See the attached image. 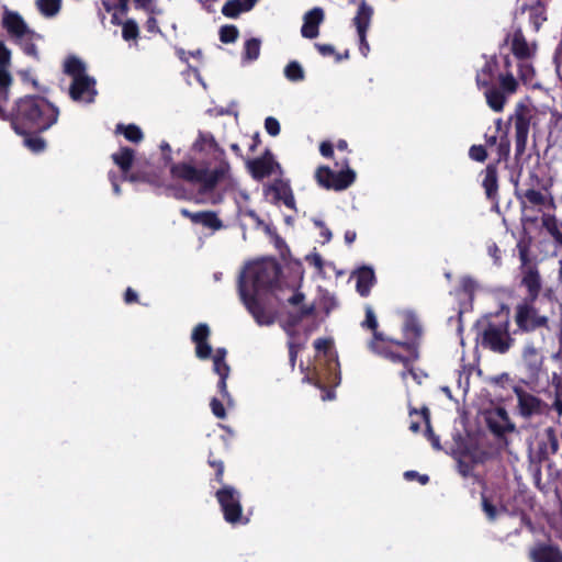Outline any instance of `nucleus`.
<instances>
[{"label": "nucleus", "mask_w": 562, "mask_h": 562, "mask_svg": "<svg viewBox=\"0 0 562 562\" xmlns=\"http://www.w3.org/2000/svg\"><path fill=\"white\" fill-rule=\"evenodd\" d=\"M34 36H35V33H34V31L31 30V34H27V35H25V37H22V38H15V41L19 43L22 50L27 56L37 58L38 53H37V47H36L35 43L33 42Z\"/></svg>", "instance_id": "nucleus-45"}, {"label": "nucleus", "mask_w": 562, "mask_h": 562, "mask_svg": "<svg viewBox=\"0 0 562 562\" xmlns=\"http://www.w3.org/2000/svg\"><path fill=\"white\" fill-rule=\"evenodd\" d=\"M521 361L530 381L537 382L543 370L544 357L541 349L537 348L533 341H527L521 349Z\"/></svg>", "instance_id": "nucleus-14"}, {"label": "nucleus", "mask_w": 562, "mask_h": 562, "mask_svg": "<svg viewBox=\"0 0 562 562\" xmlns=\"http://www.w3.org/2000/svg\"><path fill=\"white\" fill-rule=\"evenodd\" d=\"M335 168L322 165L315 170V180L317 184L326 190L342 191L351 186V168L348 159L335 161Z\"/></svg>", "instance_id": "nucleus-10"}, {"label": "nucleus", "mask_w": 562, "mask_h": 562, "mask_svg": "<svg viewBox=\"0 0 562 562\" xmlns=\"http://www.w3.org/2000/svg\"><path fill=\"white\" fill-rule=\"evenodd\" d=\"M63 70L67 76H70L72 80L75 78L88 76L86 74L85 63L75 55H70L65 59Z\"/></svg>", "instance_id": "nucleus-37"}, {"label": "nucleus", "mask_w": 562, "mask_h": 562, "mask_svg": "<svg viewBox=\"0 0 562 562\" xmlns=\"http://www.w3.org/2000/svg\"><path fill=\"white\" fill-rule=\"evenodd\" d=\"M180 214L183 217L189 218L193 224H200L212 231H220L224 226L223 222L217 216V213L214 211L191 212L183 207L180 210Z\"/></svg>", "instance_id": "nucleus-23"}, {"label": "nucleus", "mask_w": 562, "mask_h": 562, "mask_svg": "<svg viewBox=\"0 0 562 562\" xmlns=\"http://www.w3.org/2000/svg\"><path fill=\"white\" fill-rule=\"evenodd\" d=\"M193 149L210 155L216 162L215 168L210 169L207 165L198 168L188 162H178L171 165L170 173L175 179L199 184L200 194H209L213 192L221 182L229 178L231 166L226 159V153L210 132L199 133L193 144Z\"/></svg>", "instance_id": "nucleus-2"}, {"label": "nucleus", "mask_w": 562, "mask_h": 562, "mask_svg": "<svg viewBox=\"0 0 562 562\" xmlns=\"http://www.w3.org/2000/svg\"><path fill=\"white\" fill-rule=\"evenodd\" d=\"M10 65L11 50L0 41V99L5 98V92L12 85V77L9 72Z\"/></svg>", "instance_id": "nucleus-27"}, {"label": "nucleus", "mask_w": 562, "mask_h": 562, "mask_svg": "<svg viewBox=\"0 0 562 562\" xmlns=\"http://www.w3.org/2000/svg\"><path fill=\"white\" fill-rule=\"evenodd\" d=\"M2 26L13 38H22L31 34L23 18L14 11L5 10L2 16Z\"/></svg>", "instance_id": "nucleus-25"}, {"label": "nucleus", "mask_w": 562, "mask_h": 562, "mask_svg": "<svg viewBox=\"0 0 562 562\" xmlns=\"http://www.w3.org/2000/svg\"><path fill=\"white\" fill-rule=\"evenodd\" d=\"M314 313V306H302L295 314L289 315L288 324L290 326H296L304 317L310 316Z\"/></svg>", "instance_id": "nucleus-55"}, {"label": "nucleus", "mask_w": 562, "mask_h": 562, "mask_svg": "<svg viewBox=\"0 0 562 562\" xmlns=\"http://www.w3.org/2000/svg\"><path fill=\"white\" fill-rule=\"evenodd\" d=\"M555 300L544 294L541 300H521L515 307V323L521 333H533L538 329L550 331L551 317L554 315Z\"/></svg>", "instance_id": "nucleus-4"}, {"label": "nucleus", "mask_w": 562, "mask_h": 562, "mask_svg": "<svg viewBox=\"0 0 562 562\" xmlns=\"http://www.w3.org/2000/svg\"><path fill=\"white\" fill-rule=\"evenodd\" d=\"M544 438L546 440L540 443V452L543 456L555 454L560 446L554 428L548 427L544 430Z\"/></svg>", "instance_id": "nucleus-38"}, {"label": "nucleus", "mask_w": 562, "mask_h": 562, "mask_svg": "<svg viewBox=\"0 0 562 562\" xmlns=\"http://www.w3.org/2000/svg\"><path fill=\"white\" fill-rule=\"evenodd\" d=\"M315 47L317 48L319 54L323 55V56L335 55L337 61H340L342 59H348L349 58V50L348 49L345 50L344 54H337L336 50H335V47L333 45H330V44H319V43H316Z\"/></svg>", "instance_id": "nucleus-53"}, {"label": "nucleus", "mask_w": 562, "mask_h": 562, "mask_svg": "<svg viewBox=\"0 0 562 562\" xmlns=\"http://www.w3.org/2000/svg\"><path fill=\"white\" fill-rule=\"evenodd\" d=\"M97 81L91 76L75 78L69 87V97L74 102L92 103L98 94Z\"/></svg>", "instance_id": "nucleus-15"}, {"label": "nucleus", "mask_w": 562, "mask_h": 562, "mask_svg": "<svg viewBox=\"0 0 562 562\" xmlns=\"http://www.w3.org/2000/svg\"><path fill=\"white\" fill-rule=\"evenodd\" d=\"M130 0H102V5L106 12H119L121 15H125L128 12Z\"/></svg>", "instance_id": "nucleus-48"}, {"label": "nucleus", "mask_w": 562, "mask_h": 562, "mask_svg": "<svg viewBox=\"0 0 562 562\" xmlns=\"http://www.w3.org/2000/svg\"><path fill=\"white\" fill-rule=\"evenodd\" d=\"M482 508L490 520H494L496 518L497 509L485 496V494H482Z\"/></svg>", "instance_id": "nucleus-60"}, {"label": "nucleus", "mask_w": 562, "mask_h": 562, "mask_svg": "<svg viewBox=\"0 0 562 562\" xmlns=\"http://www.w3.org/2000/svg\"><path fill=\"white\" fill-rule=\"evenodd\" d=\"M371 350L395 363H402L413 374L409 368L418 359L417 345L408 341H397L375 333L369 342Z\"/></svg>", "instance_id": "nucleus-8"}, {"label": "nucleus", "mask_w": 562, "mask_h": 562, "mask_svg": "<svg viewBox=\"0 0 562 562\" xmlns=\"http://www.w3.org/2000/svg\"><path fill=\"white\" fill-rule=\"evenodd\" d=\"M315 357L313 368H307L304 381H307L323 391L322 398L333 397L331 389L340 382L338 355L334 339L330 337L317 338L314 344Z\"/></svg>", "instance_id": "nucleus-3"}, {"label": "nucleus", "mask_w": 562, "mask_h": 562, "mask_svg": "<svg viewBox=\"0 0 562 562\" xmlns=\"http://www.w3.org/2000/svg\"><path fill=\"white\" fill-rule=\"evenodd\" d=\"M210 335V327L205 323L198 324L192 330L191 339L195 345V356L201 360H206L212 355V347L209 344Z\"/></svg>", "instance_id": "nucleus-22"}, {"label": "nucleus", "mask_w": 562, "mask_h": 562, "mask_svg": "<svg viewBox=\"0 0 562 562\" xmlns=\"http://www.w3.org/2000/svg\"><path fill=\"white\" fill-rule=\"evenodd\" d=\"M210 406H211L212 413L215 417H217L220 419H224L226 417L225 407L218 398L213 397L211 400Z\"/></svg>", "instance_id": "nucleus-61"}, {"label": "nucleus", "mask_w": 562, "mask_h": 562, "mask_svg": "<svg viewBox=\"0 0 562 562\" xmlns=\"http://www.w3.org/2000/svg\"><path fill=\"white\" fill-rule=\"evenodd\" d=\"M113 162L120 168L123 179L130 182H137L142 180V175L138 172H131L134 159L135 150L131 147L123 146L119 151L111 156Z\"/></svg>", "instance_id": "nucleus-17"}, {"label": "nucleus", "mask_w": 562, "mask_h": 562, "mask_svg": "<svg viewBox=\"0 0 562 562\" xmlns=\"http://www.w3.org/2000/svg\"><path fill=\"white\" fill-rule=\"evenodd\" d=\"M43 132H29L27 134H18L23 137V145L34 154L43 153L46 147V140L41 136Z\"/></svg>", "instance_id": "nucleus-36"}, {"label": "nucleus", "mask_w": 562, "mask_h": 562, "mask_svg": "<svg viewBox=\"0 0 562 562\" xmlns=\"http://www.w3.org/2000/svg\"><path fill=\"white\" fill-rule=\"evenodd\" d=\"M460 286L465 294H472L476 289V282L471 277H462Z\"/></svg>", "instance_id": "nucleus-63"}, {"label": "nucleus", "mask_w": 562, "mask_h": 562, "mask_svg": "<svg viewBox=\"0 0 562 562\" xmlns=\"http://www.w3.org/2000/svg\"><path fill=\"white\" fill-rule=\"evenodd\" d=\"M270 191L273 194V204L277 205L282 202L288 209L293 210L295 213L297 212L293 190L289 182L276 180L274 183L270 186Z\"/></svg>", "instance_id": "nucleus-26"}, {"label": "nucleus", "mask_w": 562, "mask_h": 562, "mask_svg": "<svg viewBox=\"0 0 562 562\" xmlns=\"http://www.w3.org/2000/svg\"><path fill=\"white\" fill-rule=\"evenodd\" d=\"M542 277L538 267H527L520 271V285L525 288L527 296L524 300H541Z\"/></svg>", "instance_id": "nucleus-21"}, {"label": "nucleus", "mask_w": 562, "mask_h": 562, "mask_svg": "<svg viewBox=\"0 0 562 562\" xmlns=\"http://www.w3.org/2000/svg\"><path fill=\"white\" fill-rule=\"evenodd\" d=\"M546 4V0H537L533 4L521 7L524 12H528L529 22L536 32L547 21Z\"/></svg>", "instance_id": "nucleus-32"}, {"label": "nucleus", "mask_w": 562, "mask_h": 562, "mask_svg": "<svg viewBox=\"0 0 562 562\" xmlns=\"http://www.w3.org/2000/svg\"><path fill=\"white\" fill-rule=\"evenodd\" d=\"M312 221H313V224L315 225V227L319 229V236L323 238L322 243L323 244L328 243L331 239L330 229L326 226V224L322 220L313 218Z\"/></svg>", "instance_id": "nucleus-57"}, {"label": "nucleus", "mask_w": 562, "mask_h": 562, "mask_svg": "<svg viewBox=\"0 0 562 562\" xmlns=\"http://www.w3.org/2000/svg\"><path fill=\"white\" fill-rule=\"evenodd\" d=\"M499 71L501 63L498 57H486L482 68L476 71L475 82L477 88L484 89V92H487L491 88L497 87Z\"/></svg>", "instance_id": "nucleus-16"}, {"label": "nucleus", "mask_w": 562, "mask_h": 562, "mask_svg": "<svg viewBox=\"0 0 562 562\" xmlns=\"http://www.w3.org/2000/svg\"><path fill=\"white\" fill-rule=\"evenodd\" d=\"M261 48V42L259 38L252 37L245 42L243 59L247 61H254L259 58Z\"/></svg>", "instance_id": "nucleus-43"}, {"label": "nucleus", "mask_w": 562, "mask_h": 562, "mask_svg": "<svg viewBox=\"0 0 562 562\" xmlns=\"http://www.w3.org/2000/svg\"><path fill=\"white\" fill-rule=\"evenodd\" d=\"M518 251H519V260H520V271H526L527 267H538L536 262H533L529 257V248L526 245L518 244Z\"/></svg>", "instance_id": "nucleus-54"}, {"label": "nucleus", "mask_w": 562, "mask_h": 562, "mask_svg": "<svg viewBox=\"0 0 562 562\" xmlns=\"http://www.w3.org/2000/svg\"><path fill=\"white\" fill-rule=\"evenodd\" d=\"M372 15L373 8L371 5H368L364 1H362L357 11L355 22L357 26V33L359 36V50L364 57L368 56V53L370 50L369 44L366 38V33L370 25Z\"/></svg>", "instance_id": "nucleus-18"}, {"label": "nucleus", "mask_w": 562, "mask_h": 562, "mask_svg": "<svg viewBox=\"0 0 562 562\" xmlns=\"http://www.w3.org/2000/svg\"><path fill=\"white\" fill-rule=\"evenodd\" d=\"M541 225L547 229L554 241L562 246V223L558 221L555 215L549 213L542 214Z\"/></svg>", "instance_id": "nucleus-35"}, {"label": "nucleus", "mask_w": 562, "mask_h": 562, "mask_svg": "<svg viewBox=\"0 0 562 562\" xmlns=\"http://www.w3.org/2000/svg\"><path fill=\"white\" fill-rule=\"evenodd\" d=\"M218 35L220 41L224 44L235 43L239 36V31L236 25L226 24L221 26Z\"/></svg>", "instance_id": "nucleus-47"}, {"label": "nucleus", "mask_w": 562, "mask_h": 562, "mask_svg": "<svg viewBox=\"0 0 562 562\" xmlns=\"http://www.w3.org/2000/svg\"><path fill=\"white\" fill-rule=\"evenodd\" d=\"M403 331L407 339L406 341H408V342L416 344V340H418L422 337V334H423L422 324L414 313H412V312L405 313Z\"/></svg>", "instance_id": "nucleus-34"}, {"label": "nucleus", "mask_w": 562, "mask_h": 562, "mask_svg": "<svg viewBox=\"0 0 562 562\" xmlns=\"http://www.w3.org/2000/svg\"><path fill=\"white\" fill-rule=\"evenodd\" d=\"M353 277L357 279V292L366 297L370 294L371 288L376 283V277L372 267H360L353 271Z\"/></svg>", "instance_id": "nucleus-29"}, {"label": "nucleus", "mask_w": 562, "mask_h": 562, "mask_svg": "<svg viewBox=\"0 0 562 562\" xmlns=\"http://www.w3.org/2000/svg\"><path fill=\"white\" fill-rule=\"evenodd\" d=\"M498 61L501 63V71L497 87L484 92L486 104L496 113L504 111L508 99L517 92L519 87L518 80L512 71L513 61L510 56L503 55L498 58Z\"/></svg>", "instance_id": "nucleus-6"}, {"label": "nucleus", "mask_w": 562, "mask_h": 562, "mask_svg": "<svg viewBox=\"0 0 562 562\" xmlns=\"http://www.w3.org/2000/svg\"><path fill=\"white\" fill-rule=\"evenodd\" d=\"M515 339L509 333V321L488 323L482 333V345L493 352L504 355L514 346Z\"/></svg>", "instance_id": "nucleus-12"}, {"label": "nucleus", "mask_w": 562, "mask_h": 562, "mask_svg": "<svg viewBox=\"0 0 562 562\" xmlns=\"http://www.w3.org/2000/svg\"><path fill=\"white\" fill-rule=\"evenodd\" d=\"M38 11L47 18L55 16L61 8V0H36Z\"/></svg>", "instance_id": "nucleus-44"}, {"label": "nucleus", "mask_w": 562, "mask_h": 562, "mask_svg": "<svg viewBox=\"0 0 562 562\" xmlns=\"http://www.w3.org/2000/svg\"><path fill=\"white\" fill-rule=\"evenodd\" d=\"M361 327L371 330L373 333V337H375V333H379L378 318L370 305L366 306V319L361 322Z\"/></svg>", "instance_id": "nucleus-51"}, {"label": "nucleus", "mask_w": 562, "mask_h": 562, "mask_svg": "<svg viewBox=\"0 0 562 562\" xmlns=\"http://www.w3.org/2000/svg\"><path fill=\"white\" fill-rule=\"evenodd\" d=\"M510 52L518 60L532 59L537 53V44L529 43L520 29L508 35Z\"/></svg>", "instance_id": "nucleus-19"}, {"label": "nucleus", "mask_w": 562, "mask_h": 562, "mask_svg": "<svg viewBox=\"0 0 562 562\" xmlns=\"http://www.w3.org/2000/svg\"><path fill=\"white\" fill-rule=\"evenodd\" d=\"M213 370L220 378L224 379H227L231 372V368L225 360L213 361Z\"/></svg>", "instance_id": "nucleus-62"}, {"label": "nucleus", "mask_w": 562, "mask_h": 562, "mask_svg": "<svg viewBox=\"0 0 562 562\" xmlns=\"http://www.w3.org/2000/svg\"><path fill=\"white\" fill-rule=\"evenodd\" d=\"M10 90L5 98L0 99V119L10 123L15 134L29 132H46L57 124L59 108L47 99V95L24 94L13 100L7 108Z\"/></svg>", "instance_id": "nucleus-1"}, {"label": "nucleus", "mask_w": 562, "mask_h": 562, "mask_svg": "<svg viewBox=\"0 0 562 562\" xmlns=\"http://www.w3.org/2000/svg\"><path fill=\"white\" fill-rule=\"evenodd\" d=\"M553 402L551 405L546 403L539 396L527 392L521 386H514L513 391L517 398V409L521 417L529 419L533 416L547 415L551 409L558 415V419L562 416V380L554 376ZM560 423V420H557Z\"/></svg>", "instance_id": "nucleus-5"}, {"label": "nucleus", "mask_w": 562, "mask_h": 562, "mask_svg": "<svg viewBox=\"0 0 562 562\" xmlns=\"http://www.w3.org/2000/svg\"><path fill=\"white\" fill-rule=\"evenodd\" d=\"M515 188L518 187V180L514 182ZM515 194L518 199L525 198L531 205L537 206H548L550 209H555V202L553 196H547L538 190L529 189L522 195L515 189Z\"/></svg>", "instance_id": "nucleus-33"}, {"label": "nucleus", "mask_w": 562, "mask_h": 562, "mask_svg": "<svg viewBox=\"0 0 562 562\" xmlns=\"http://www.w3.org/2000/svg\"><path fill=\"white\" fill-rule=\"evenodd\" d=\"M531 59L519 60L518 74L524 83H531L535 78V68L530 63Z\"/></svg>", "instance_id": "nucleus-46"}, {"label": "nucleus", "mask_w": 562, "mask_h": 562, "mask_svg": "<svg viewBox=\"0 0 562 562\" xmlns=\"http://www.w3.org/2000/svg\"><path fill=\"white\" fill-rule=\"evenodd\" d=\"M283 72L284 77L292 82H299L305 79V71L297 60L289 61Z\"/></svg>", "instance_id": "nucleus-41"}, {"label": "nucleus", "mask_w": 562, "mask_h": 562, "mask_svg": "<svg viewBox=\"0 0 562 562\" xmlns=\"http://www.w3.org/2000/svg\"><path fill=\"white\" fill-rule=\"evenodd\" d=\"M414 414H419L420 415V418L425 422L426 424V435L428 437V439L431 441V445L435 449L437 450H440L441 449V446H440V439L437 435L434 434L432 429H431V426H430V414H429V409L428 407H423L420 409V412H418L416 408H411L409 409V415L413 416Z\"/></svg>", "instance_id": "nucleus-39"}, {"label": "nucleus", "mask_w": 562, "mask_h": 562, "mask_svg": "<svg viewBox=\"0 0 562 562\" xmlns=\"http://www.w3.org/2000/svg\"><path fill=\"white\" fill-rule=\"evenodd\" d=\"M532 562H562V551L550 544H538L529 552Z\"/></svg>", "instance_id": "nucleus-30"}, {"label": "nucleus", "mask_w": 562, "mask_h": 562, "mask_svg": "<svg viewBox=\"0 0 562 562\" xmlns=\"http://www.w3.org/2000/svg\"><path fill=\"white\" fill-rule=\"evenodd\" d=\"M238 292L247 311L259 325H271L273 323L272 316L267 313L265 306L257 297L259 293H251L246 289V282L244 279L238 281Z\"/></svg>", "instance_id": "nucleus-13"}, {"label": "nucleus", "mask_w": 562, "mask_h": 562, "mask_svg": "<svg viewBox=\"0 0 562 562\" xmlns=\"http://www.w3.org/2000/svg\"><path fill=\"white\" fill-rule=\"evenodd\" d=\"M510 151V143L507 138V135L505 134L501 142L497 144V154H498V161L502 159H506Z\"/></svg>", "instance_id": "nucleus-59"}, {"label": "nucleus", "mask_w": 562, "mask_h": 562, "mask_svg": "<svg viewBox=\"0 0 562 562\" xmlns=\"http://www.w3.org/2000/svg\"><path fill=\"white\" fill-rule=\"evenodd\" d=\"M487 254L493 258L495 265L502 263V251L495 243L487 246Z\"/></svg>", "instance_id": "nucleus-64"}, {"label": "nucleus", "mask_w": 562, "mask_h": 562, "mask_svg": "<svg viewBox=\"0 0 562 562\" xmlns=\"http://www.w3.org/2000/svg\"><path fill=\"white\" fill-rule=\"evenodd\" d=\"M508 122L514 125L515 155L522 156L527 148L530 128L537 126V110L529 103L518 102L509 115Z\"/></svg>", "instance_id": "nucleus-9"}, {"label": "nucleus", "mask_w": 562, "mask_h": 562, "mask_svg": "<svg viewBox=\"0 0 562 562\" xmlns=\"http://www.w3.org/2000/svg\"><path fill=\"white\" fill-rule=\"evenodd\" d=\"M19 77L21 78L22 82L25 85H31V87L37 91L36 94L40 95H47L49 92L48 87L43 86L38 82V80L33 76L32 71L30 69L20 70L18 72Z\"/></svg>", "instance_id": "nucleus-42"}, {"label": "nucleus", "mask_w": 562, "mask_h": 562, "mask_svg": "<svg viewBox=\"0 0 562 562\" xmlns=\"http://www.w3.org/2000/svg\"><path fill=\"white\" fill-rule=\"evenodd\" d=\"M241 12H245V10L239 0H228L222 7V14L229 19H237Z\"/></svg>", "instance_id": "nucleus-50"}, {"label": "nucleus", "mask_w": 562, "mask_h": 562, "mask_svg": "<svg viewBox=\"0 0 562 562\" xmlns=\"http://www.w3.org/2000/svg\"><path fill=\"white\" fill-rule=\"evenodd\" d=\"M139 35V29L134 20H126L123 23L122 36L125 41L136 40Z\"/></svg>", "instance_id": "nucleus-52"}, {"label": "nucleus", "mask_w": 562, "mask_h": 562, "mask_svg": "<svg viewBox=\"0 0 562 562\" xmlns=\"http://www.w3.org/2000/svg\"><path fill=\"white\" fill-rule=\"evenodd\" d=\"M265 128L267 133L271 136H278L281 131L279 121L273 116H268L265 120Z\"/></svg>", "instance_id": "nucleus-58"}, {"label": "nucleus", "mask_w": 562, "mask_h": 562, "mask_svg": "<svg viewBox=\"0 0 562 562\" xmlns=\"http://www.w3.org/2000/svg\"><path fill=\"white\" fill-rule=\"evenodd\" d=\"M207 464L215 471V481L220 484H224V471L225 465L223 460L215 458L213 452L207 456Z\"/></svg>", "instance_id": "nucleus-49"}, {"label": "nucleus", "mask_w": 562, "mask_h": 562, "mask_svg": "<svg viewBox=\"0 0 562 562\" xmlns=\"http://www.w3.org/2000/svg\"><path fill=\"white\" fill-rule=\"evenodd\" d=\"M469 156L474 161L483 162L487 158V151L483 145H473L470 147Z\"/></svg>", "instance_id": "nucleus-56"}, {"label": "nucleus", "mask_w": 562, "mask_h": 562, "mask_svg": "<svg viewBox=\"0 0 562 562\" xmlns=\"http://www.w3.org/2000/svg\"><path fill=\"white\" fill-rule=\"evenodd\" d=\"M116 133H122L124 137L132 143L138 144L144 139V133L139 126L135 124H117L115 128Z\"/></svg>", "instance_id": "nucleus-40"}, {"label": "nucleus", "mask_w": 562, "mask_h": 562, "mask_svg": "<svg viewBox=\"0 0 562 562\" xmlns=\"http://www.w3.org/2000/svg\"><path fill=\"white\" fill-rule=\"evenodd\" d=\"M281 276V267L274 259H262L249 263L239 277L246 282V289L252 293L270 291L277 286Z\"/></svg>", "instance_id": "nucleus-7"}, {"label": "nucleus", "mask_w": 562, "mask_h": 562, "mask_svg": "<svg viewBox=\"0 0 562 562\" xmlns=\"http://www.w3.org/2000/svg\"><path fill=\"white\" fill-rule=\"evenodd\" d=\"M248 170L255 180H262L270 177L276 166H279L274 160L272 153L266 149L265 154L255 159L246 161Z\"/></svg>", "instance_id": "nucleus-20"}, {"label": "nucleus", "mask_w": 562, "mask_h": 562, "mask_svg": "<svg viewBox=\"0 0 562 562\" xmlns=\"http://www.w3.org/2000/svg\"><path fill=\"white\" fill-rule=\"evenodd\" d=\"M215 498L226 522L232 525L248 522V519L243 517L241 494L234 486L223 484L215 492Z\"/></svg>", "instance_id": "nucleus-11"}, {"label": "nucleus", "mask_w": 562, "mask_h": 562, "mask_svg": "<svg viewBox=\"0 0 562 562\" xmlns=\"http://www.w3.org/2000/svg\"><path fill=\"white\" fill-rule=\"evenodd\" d=\"M490 428L496 434L514 431L515 426L510 422L508 413L503 407H497L487 417Z\"/></svg>", "instance_id": "nucleus-31"}, {"label": "nucleus", "mask_w": 562, "mask_h": 562, "mask_svg": "<svg viewBox=\"0 0 562 562\" xmlns=\"http://www.w3.org/2000/svg\"><path fill=\"white\" fill-rule=\"evenodd\" d=\"M483 180H482V187L485 191L486 198L495 203L498 204V175H497V165L496 164H490L486 166V168L482 171Z\"/></svg>", "instance_id": "nucleus-28"}, {"label": "nucleus", "mask_w": 562, "mask_h": 562, "mask_svg": "<svg viewBox=\"0 0 562 562\" xmlns=\"http://www.w3.org/2000/svg\"><path fill=\"white\" fill-rule=\"evenodd\" d=\"M324 18V10L319 7L307 11L303 16V25L301 27L302 36L308 40L316 38L319 34V25L323 23Z\"/></svg>", "instance_id": "nucleus-24"}]
</instances>
